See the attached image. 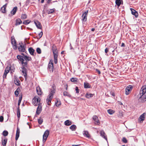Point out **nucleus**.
Returning a JSON list of instances; mask_svg holds the SVG:
<instances>
[{
    "instance_id": "58",
    "label": "nucleus",
    "mask_w": 146,
    "mask_h": 146,
    "mask_svg": "<svg viewBox=\"0 0 146 146\" xmlns=\"http://www.w3.org/2000/svg\"><path fill=\"white\" fill-rule=\"evenodd\" d=\"M7 4V3L5 4L3 6V7H2V8H4V9H6V7Z\"/></svg>"
},
{
    "instance_id": "18",
    "label": "nucleus",
    "mask_w": 146,
    "mask_h": 146,
    "mask_svg": "<svg viewBox=\"0 0 146 146\" xmlns=\"http://www.w3.org/2000/svg\"><path fill=\"white\" fill-rule=\"evenodd\" d=\"M100 133L101 136L107 141V137L105 135V133L104 131L103 130H101L100 131Z\"/></svg>"
},
{
    "instance_id": "64",
    "label": "nucleus",
    "mask_w": 146,
    "mask_h": 146,
    "mask_svg": "<svg viewBox=\"0 0 146 146\" xmlns=\"http://www.w3.org/2000/svg\"><path fill=\"white\" fill-rule=\"evenodd\" d=\"M72 146H80V145H73Z\"/></svg>"
},
{
    "instance_id": "19",
    "label": "nucleus",
    "mask_w": 146,
    "mask_h": 146,
    "mask_svg": "<svg viewBox=\"0 0 146 146\" xmlns=\"http://www.w3.org/2000/svg\"><path fill=\"white\" fill-rule=\"evenodd\" d=\"M29 52L30 54L33 56H34L35 50L32 47H30L28 49Z\"/></svg>"
},
{
    "instance_id": "14",
    "label": "nucleus",
    "mask_w": 146,
    "mask_h": 146,
    "mask_svg": "<svg viewBox=\"0 0 146 146\" xmlns=\"http://www.w3.org/2000/svg\"><path fill=\"white\" fill-rule=\"evenodd\" d=\"M130 9L131 11L132 14L135 15L136 18L138 16V12L136 11L132 8H130Z\"/></svg>"
},
{
    "instance_id": "5",
    "label": "nucleus",
    "mask_w": 146,
    "mask_h": 146,
    "mask_svg": "<svg viewBox=\"0 0 146 146\" xmlns=\"http://www.w3.org/2000/svg\"><path fill=\"white\" fill-rule=\"evenodd\" d=\"M138 96L139 98V101L144 102L146 101V94H138Z\"/></svg>"
},
{
    "instance_id": "26",
    "label": "nucleus",
    "mask_w": 146,
    "mask_h": 146,
    "mask_svg": "<svg viewBox=\"0 0 146 146\" xmlns=\"http://www.w3.org/2000/svg\"><path fill=\"white\" fill-rule=\"evenodd\" d=\"M20 130L18 128L17 130L16 134L15 136V140H17L19 136Z\"/></svg>"
},
{
    "instance_id": "10",
    "label": "nucleus",
    "mask_w": 146,
    "mask_h": 146,
    "mask_svg": "<svg viewBox=\"0 0 146 146\" xmlns=\"http://www.w3.org/2000/svg\"><path fill=\"white\" fill-rule=\"evenodd\" d=\"M10 69V67L7 66V67L5 70V72L3 76V78L4 79L6 78L7 74L9 71Z\"/></svg>"
},
{
    "instance_id": "17",
    "label": "nucleus",
    "mask_w": 146,
    "mask_h": 146,
    "mask_svg": "<svg viewBox=\"0 0 146 146\" xmlns=\"http://www.w3.org/2000/svg\"><path fill=\"white\" fill-rule=\"evenodd\" d=\"M17 7H14L13 8L12 10L11 11V14L9 15H13L15 14L17 11Z\"/></svg>"
},
{
    "instance_id": "15",
    "label": "nucleus",
    "mask_w": 146,
    "mask_h": 146,
    "mask_svg": "<svg viewBox=\"0 0 146 146\" xmlns=\"http://www.w3.org/2000/svg\"><path fill=\"white\" fill-rule=\"evenodd\" d=\"M42 107L41 105H39L37 108L36 111V113L38 115H39L42 111Z\"/></svg>"
},
{
    "instance_id": "42",
    "label": "nucleus",
    "mask_w": 146,
    "mask_h": 146,
    "mask_svg": "<svg viewBox=\"0 0 146 146\" xmlns=\"http://www.w3.org/2000/svg\"><path fill=\"white\" fill-rule=\"evenodd\" d=\"M20 89L19 88L17 89V90L15 92V94L16 97L18 96V95L19 94V91Z\"/></svg>"
},
{
    "instance_id": "21",
    "label": "nucleus",
    "mask_w": 146,
    "mask_h": 146,
    "mask_svg": "<svg viewBox=\"0 0 146 146\" xmlns=\"http://www.w3.org/2000/svg\"><path fill=\"white\" fill-rule=\"evenodd\" d=\"M36 90L37 94L38 95H40L42 94V92L41 89L40 88V87L39 86L37 87L36 88Z\"/></svg>"
},
{
    "instance_id": "20",
    "label": "nucleus",
    "mask_w": 146,
    "mask_h": 146,
    "mask_svg": "<svg viewBox=\"0 0 146 146\" xmlns=\"http://www.w3.org/2000/svg\"><path fill=\"white\" fill-rule=\"evenodd\" d=\"M11 43L12 45L17 44V41L13 36H11Z\"/></svg>"
},
{
    "instance_id": "61",
    "label": "nucleus",
    "mask_w": 146,
    "mask_h": 146,
    "mask_svg": "<svg viewBox=\"0 0 146 146\" xmlns=\"http://www.w3.org/2000/svg\"><path fill=\"white\" fill-rule=\"evenodd\" d=\"M125 46V44L123 43H122L121 45V47H124Z\"/></svg>"
},
{
    "instance_id": "56",
    "label": "nucleus",
    "mask_w": 146,
    "mask_h": 146,
    "mask_svg": "<svg viewBox=\"0 0 146 146\" xmlns=\"http://www.w3.org/2000/svg\"><path fill=\"white\" fill-rule=\"evenodd\" d=\"M70 50H72V49L74 50V48L72 46L71 44L70 43Z\"/></svg>"
},
{
    "instance_id": "33",
    "label": "nucleus",
    "mask_w": 146,
    "mask_h": 146,
    "mask_svg": "<svg viewBox=\"0 0 146 146\" xmlns=\"http://www.w3.org/2000/svg\"><path fill=\"white\" fill-rule=\"evenodd\" d=\"M70 129L72 131H75L76 129V126L75 125H72L70 127Z\"/></svg>"
},
{
    "instance_id": "16",
    "label": "nucleus",
    "mask_w": 146,
    "mask_h": 146,
    "mask_svg": "<svg viewBox=\"0 0 146 146\" xmlns=\"http://www.w3.org/2000/svg\"><path fill=\"white\" fill-rule=\"evenodd\" d=\"M93 119L96 122L95 123L97 125H99L100 123V121L98 120V117L96 115H94L93 117Z\"/></svg>"
},
{
    "instance_id": "53",
    "label": "nucleus",
    "mask_w": 146,
    "mask_h": 146,
    "mask_svg": "<svg viewBox=\"0 0 146 146\" xmlns=\"http://www.w3.org/2000/svg\"><path fill=\"white\" fill-rule=\"evenodd\" d=\"M5 9H4L3 8H1V11L3 13H5Z\"/></svg>"
},
{
    "instance_id": "27",
    "label": "nucleus",
    "mask_w": 146,
    "mask_h": 146,
    "mask_svg": "<svg viewBox=\"0 0 146 146\" xmlns=\"http://www.w3.org/2000/svg\"><path fill=\"white\" fill-rule=\"evenodd\" d=\"M7 139L6 138H5L4 139H2V142L3 146H6L7 143Z\"/></svg>"
},
{
    "instance_id": "52",
    "label": "nucleus",
    "mask_w": 146,
    "mask_h": 146,
    "mask_svg": "<svg viewBox=\"0 0 146 146\" xmlns=\"http://www.w3.org/2000/svg\"><path fill=\"white\" fill-rule=\"evenodd\" d=\"M43 35V33H42V31H41L39 34H38V36H39V39H40V38L42 35Z\"/></svg>"
},
{
    "instance_id": "34",
    "label": "nucleus",
    "mask_w": 146,
    "mask_h": 146,
    "mask_svg": "<svg viewBox=\"0 0 146 146\" xmlns=\"http://www.w3.org/2000/svg\"><path fill=\"white\" fill-rule=\"evenodd\" d=\"M88 13V10H87L85 11L84 13H83L82 16V18H86V15Z\"/></svg>"
},
{
    "instance_id": "63",
    "label": "nucleus",
    "mask_w": 146,
    "mask_h": 146,
    "mask_svg": "<svg viewBox=\"0 0 146 146\" xmlns=\"http://www.w3.org/2000/svg\"><path fill=\"white\" fill-rule=\"evenodd\" d=\"M52 0H48L47 2V3L48 4H49L50 2V1Z\"/></svg>"
},
{
    "instance_id": "47",
    "label": "nucleus",
    "mask_w": 146,
    "mask_h": 146,
    "mask_svg": "<svg viewBox=\"0 0 146 146\" xmlns=\"http://www.w3.org/2000/svg\"><path fill=\"white\" fill-rule=\"evenodd\" d=\"M22 96L19 97V100L18 102V106H20V104L21 102V100H22Z\"/></svg>"
},
{
    "instance_id": "41",
    "label": "nucleus",
    "mask_w": 146,
    "mask_h": 146,
    "mask_svg": "<svg viewBox=\"0 0 146 146\" xmlns=\"http://www.w3.org/2000/svg\"><path fill=\"white\" fill-rule=\"evenodd\" d=\"M8 134V132L6 130L4 131L2 133L3 135L5 137L7 136Z\"/></svg>"
},
{
    "instance_id": "59",
    "label": "nucleus",
    "mask_w": 146,
    "mask_h": 146,
    "mask_svg": "<svg viewBox=\"0 0 146 146\" xmlns=\"http://www.w3.org/2000/svg\"><path fill=\"white\" fill-rule=\"evenodd\" d=\"M108 49L107 48H106L105 50V53H107L108 51Z\"/></svg>"
},
{
    "instance_id": "46",
    "label": "nucleus",
    "mask_w": 146,
    "mask_h": 146,
    "mask_svg": "<svg viewBox=\"0 0 146 146\" xmlns=\"http://www.w3.org/2000/svg\"><path fill=\"white\" fill-rule=\"evenodd\" d=\"M37 52L38 54H40L41 53V49L39 48H37L36 49Z\"/></svg>"
},
{
    "instance_id": "24",
    "label": "nucleus",
    "mask_w": 146,
    "mask_h": 146,
    "mask_svg": "<svg viewBox=\"0 0 146 146\" xmlns=\"http://www.w3.org/2000/svg\"><path fill=\"white\" fill-rule=\"evenodd\" d=\"M17 58L21 62L23 61H24V56L21 55H18L17 56Z\"/></svg>"
},
{
    "instance_id": "28",
    "label": "nucleus",
    "mask_w": 146,
    "mask_h": 146,
    "mask_svg": "<svg viewBox=\"0 0 146 146\" xmlns=\"http://www.w3.org/2000/svg\"><path fill=\"white\" fill-rule=\"evenodd\" d=\"M15 21V25L16 26L19 25L22 23V21L21 20V19H17Z\"/></svg>"
},
{
    "instance_id": "7",
    "label": "nucleus",
    "mask_w": 146,
    "mask_h": 146,
    "mask_svg": "<svg viewBox=\"0 0 146 146\" xmlns=\"http://www.w3.org/2000/svg\"><path fill=\"white\" fill-rule=\"evenodd\" d=\"M49 133V131L48 130H46L44 132V134L43 135V143H44L46 141L47 137H48Z\"/></svg>"
},
{
    "instance_id": "50",
    "label": "nucleus",
    "mask_w": 146,
    "mask_h": 146,
    "mask_svg": "<svg viewBox=\"0 0 146 146\" xmlns=\"http://www.w3.org/2000/svg\"><path fill=\"white\" fill-rule=\"evenodd\" d=\"M122 141L124 143H127V140L126 138L125 137H123L122 139Z\"/></svg>"
},
{
    "instance_id": "13",
    "label": "nucleus",
    "mask_w": 146,
    "mask_h": 146,
    "mask_svg": "<svg viewBox=\"0 0 146 146\" xmlns=\"http://www.w3.org/2000/svg\"><path fill=\"white\" fill-rule=\"evenodd\" d=\"M52 89H51V91L50 92L49 94L48 95V96H49V98H53V95L55 92V88H54V87L52 86Z\"/></svg>"
},
{
    "instance_id": "11",
    "label": "nucleus",
    "mask_w": 146,
    "mask_h": 146,
    "mask_svg": "<svg viewBox=\"0 0 146 146\" xmlns=\"http://www.w3.org/2000/svg\"><path fill=\"white\" fill-rule=\"evenodd\" d=\"M34 22L36 26L38 29H42V25L41 23L39 22L36 20H35L34 21Z\"/></svg>"
},
{
    "instance_id": "35",
    "label": "nucleus",
    "mask_w": 146,
    "mask_h": 146,
    "mask_svg": "<svg viewBox=\"0 0 146 146\" xmlns=\"http://www.w3.org/2000/svg\"><path fill=\"white\" fill-rule=\"evenodd\" d=\"M78 79L76 78H72L70 79V81L74 83L77 82H78Z\"/></svg>"
},
{
    "instance_id": "39",
    "label": "nucleus",
    "mask_w": 146,
    "mask_h": 146,
    "mask_svg": "<svg viewBox=\"0 0 146 146\" xmlns=\"http://www.w3.org/2000/svg\"><path fill=\"white\" fill-rule=\"evenodd\" d=\"M54 10L55 9L54 8L50 9H49L47 10V12L48 13V14L54 12Z\"/></svg>"
},
{
    "instance_id": "44",
    "label": "nucleus",
    "mask_w": 146,
    "mask_h": 146,
    "mask_svg": "<svg viewBox=\"0 0 146 146\" xmlns=\"http://www.w3.org/2000/svg\"><path fill=\"white\" fill-rule=\"evenodd\" d=\"M14 82L15 84L17 86H19L20 85V82L19 80H15Z\"/></svg>"
},
{
    "instance_id": "36",
    "label": "nucleus",
    "mask_w": 146,
    "mask_h": 146,
    "mask_svg": "<svg viewBox=\"0 0 146 146\" xmlns=\"http://www.w3.org/2000/svg\"><path fill=\"white\" fill-rule=\"evenodd\" d=\"M63 95L64 96H66L69 98H70L71 97V95L69 94L68 92L66 91L64 92H63Z\"/></svg>"
},
{
    "instance_id": "40",
    "label": "nucleus",
    "mask_w": 146,
    "mask_h": 146,
    "mask_svg": "<svg viewBox=\"0 0 146 146\" xmlns=\"http://www.w3.org/2000/svg\"><path fill=\"white\" fill-rule=\"evenodd\" d=\"M107 111L108 113L111 115L113 114L114 113V111L111 109H109Z\"/></svg>"
},
{
    "instance_id": "8",
    "label": "nucleus",
    "mask_w": 146,
    "mask_h": 146,
    "mask_svg": "<svg viewBox=\"0 0 146 146\" xmlns=\"http://www.w3.org/2000/svg\"><path fill=\"white\" fill-rule=\"evenodd\" d=\"M146 94V85H144L142 86L139 92V94Z\"/></svg>"
},
{
    "instance_id": "55",
    "label": "nucleus",
    "mask_w": 146,
    "mask_h": 146,
    "mask_svg": "<svg viewBox=\"0 0 146 146\" xmlns=\"http://www.w3.org/2000/svg\"><path fill=\"white\" fill-rule=\"evenodd\" d=\"M3 120V116H1L0 117V121L2 122Z\"/></svg>"
},
{
    "instance_id": "51",
    "label": "nucleus",
    "mask_w": 146,
    "mask_h": 146,
    "mask_svg": "<svg viewBox=\"0 0 146 146\" xmlns=\"http://www.w3.org/2000/svg\"><path fill=\"white\" fill-rule=\"evenodd\" d=\"M13 48L15 50L17 49L18 47L17 46V44L12 45Z\"/></svg>"
},
{
    "instance_id": "1",
    "label": "nucleus",
    "mask_w": 146,
    "mask_h": 146,
    "mask_svg": "<svg viewBox=\"0 0 146 146\" xmlns=\"http://www.w3.org/2000/svg\"><path fill=\"white\" fill-rule=\"evenodd\" d=\"M52 52L54 54V63L56 64L57 62L58 52L56 46L54 45L52 46Z\"/></svg>"
},
{
    "instance_id": "32",
    "label": "nucleus",
    "mask_w": 146,
    "mask_h": 146,
    "mask_svg": "<svg viewBox=\"0 0 146 146\" xmlns=\"http://www.w3.org/2000/svg\"><path fill=\"white\" fill-rule=\"evenodd\" d=\"M64 124L66 126H69L72 124V122L69 120H67L65 121Z\"/></svg>"
},
{
    "instance_id": "12",
    "label": "nucleus",
    "mask_w": 146,
    "mask_h": 146,
    "mask_svg": "<svg viewBox=\"0 0 146 146\" xmlns=\"http://www.w3.org/2000/svg\"><path fill=\"white\" fill-rule=\"evenodd\" d=\"M53 65L52 62H49L48 66V70L50 72H53Z\"/></svg>"
},
{
    "instance_id": "54",
    "label": "nucleus",
    "mask_w": 146,
    "mask_h": 146,
    "mask_svg": "<svg viewBox=\"0 0 146 146\" xmlns=\"http://www.w3.org/2000/svg\"><path fill=\"white\" fill-rule=\"evenodd\" d=\"M75 90L76 91V93H78L79 92V90L78 87H76L75 88Z\"/></svg>"
},
{
    "instance_id": "25",
    "label": "nucleus",
    "mask_w": 146,
    "mask_h": 146,
    "mask_svg": "<svg viewBox=\"0 0 146 146\" xmlns=\"http://www.w3.org/2000/svg\"><path fill=\"white\" fill-rule=\"evenodd\" d=\"M24 58L26 61H31L32 60V58L31 57L27 56L26 55L24 56Z\"/></svg>"
},
{
    "instance_id": "37",
    "label": "nucleus",
    "mask_w": 146,
    "mask_h": 146,
    "mask_svg": "<svg viewBox=\"0 0 146 146\" xmlns=\"http://www.w3.org/2000/svg\"><path fill=\"white\" fill-rule=\"evenodd\" d=\"M121 1L120 0H116L115 3L119 7L121 4Z\"/></svg>"
},
{
    "instance_id": "6",
    "label": "nucleus",
    "mask_w": 146,
    "mask_h": 146,
    "mask_svg": "<svg viewBox=\"0 0 146 146\" xmlns=\"http://www.w3.org/2000/svg\"><path fill=\"white\" fill-rule=\"evenodd\" d=\"M133 88L132 86L131 85H129L127 86L125 89V94L126 95H129L131 92Z\"/></svg>"
},
{
    "instance_id": "29",
    "label": "nucleus",
    "mask_w": 146,
    "mask_h": 146,
    "mask_svg": "<svg viewBox=\"0 0 146 146\" xmlns=\"http://www.w3.org/2000/svg\"><path fill=\"white\" fill-rule=\"evenodd\" d=\"M17 115L18 119L19 120L20 117V112L19 106H18L17 108Z\"/></svg>"
},
{
    "instance_id": "3",
    "label": "nucleus",
    "mask_w": 146,
    "mask_h": 146,
    "mask_svg": "<svg viewBox=\"0 0 146 146\" xmlns=\"http://www.w3.org/2000/svg\"><path fill=\"white\" fill-rule=\"evenodd\" d=\"M22 66L21 67L22 72H24L27 71V70L25 67H28V62L25 61L24 62L23 61L21 62Z\"/></svg>"
},
{
    "instance_id": "38",
    "label": "nucleus",
    "mask_w": 146,
    "mask_h": 146,
    "mask_svg": "<svg viewBox=\"0 0 146 146\" xmlns=\"http://www.w3.org/2000/svg\"><path fill=\"white\" fill-rule=\"evenodd\" d=\"M38 123L41 125L43 122V119L41 117H40L39 119H38Z\"/></svg>"
},
{
    "instance_id": "62",
    "label": "nucleus",
    "mask_w": 146,
    "mask_h": 146,
    "mask_svg": "<svg viewBox=\"0 0 146 146\" xmlns=\"http://www.w3.org/2000/svg\"><path fill=\"white\" fill-rule=\"evenodd\" d=\"M67 87H68V85L67 84L66 85H65V87L66 88V90H67Z\"/></svg>"
},
{
    "instance_id": "4",
    "label": "nucleus",
    "mask_w": 146,
    "mask_h": 146,
    "mask_svg": "<svg viewBox=\"0 0 146 146\" xmlns=\"http://www.w3.org/2000/svg\"><path fill=\"white\" fill-rule=\"evenodd\" d=\"M40 99L39 97H35L32 100L33 105L35 106L39 105L40 104Z\"/></svg>"
},
{
    "instance_id": "9",
    "label": "nucleus",
    "mask_w": 146,
    "mask_h": 146,
    "mask_svg": "<svg viewBox=\"0 0 146 146\" xmlns=\"http://www.w3.org/2000/svg\"><path fill=\"white\" fill-rule=\"evenodd\" d=\"M146 115V113H144L141 115L139 117L138 121H140V123H141V121L142 122L144 120Z\"/></svg>"
},
{
    "instance_id": "30",
    "label": "nucleus",
    "mask_w": 146,
    "mask_h": 146,
    "mask_svg": "<svg viewBox=\"0 0 146 146\" xmlns=\"http://www.w3.org/2000/svg\"><path fill=\"white\" fill-rule=\"evenodd\" d=\"M93 96V94L87 93L85 95V97L88 99H89L92 97Z\"/></svg>"
},
{
    "instance_id": "22",
    "label": "nucleus",
    "mask_w": 146,
    "mask_h": 146,
    "mask_svg": "<svg viewBox=\"0 0 146 146\" xmlns=\"http://www.w3.org/2000/svg\"><path fill=\"white\" fill-rule=\"evenodd\" d=\"M84 86L85 88H91L90 84L87 82L84 83Z\"/></svg>"
},
{
    "instance_id": "2",
    "label": "nucleus",
    "mask_w": 146,
    "mask_h": 146,
    "mask_svg": "<svg viewBox=\"0 0 146 146\" xmlns=\"http://www.w3.org/2000/svg\"><path fill=\"white\" fill-rule=\"evenodd\" d=\"M19 44V46H18V48L19 51L21 52H25L26 53L27 51L25 49L26 48L25 45H24L22 42H20Z\"/></svg>"
},
{
    "instance_id": "57",
    "label": "nucleus",
    "mask_w": 146,
    "mask_h": 146,
    "mask_svg": "<svg viewBox=\"0 0 146 146\" xmlns=\"http://www.w3.org/2000/svg\"><path fill=\"white\" fill-rule=\"evenodd\" d=\"M96 71L98 72L99 74H100L101 73L100 71L98 69H96Z\"/></svg>"
},
{
    "instance_id": "48",
    "label": "nucleus",
    "mask_w": 146,
    "mask_h": 146,
    "mask_svg": "<svg viewBox=\"0 0 146 146\" xmlns=\"http://www.w3.org/2000/svg\"><path fill=\"white\" fill-rule=\"evenodd\" d=\"M55 104L56 106H58L61 104V103L60 102H58V100H56V102H55Z\"/></svg>"
},
{
    "instance_id": "45",
    "label": "nucleus",
    "mask_w": 146,
    "mask_h": 146,
    "mask_svg": "<svg viewBox=\"0 0 146 146\" xmlns=\"http://www.w3.org/2000/svg\"><path fill=\"white\" fill-rule=\"evenodd\" d=\"M30 22L31 21L28 20L24 21L23 22V23L25 25H27L29 24Z\"/></svg>"
},
{
    "instance_id": "60",
    "label": "nucleus",
    "mask_w": 146,
    "mask_h": 146,
    "mask_svg": "<svg viewBox=\"0 0 146 146\" xmlns=\"http://www.w3.org/2000/svg\"><path fill=\"white\" fill-rule=\"evenodd\" d=\"M87 19H82V21L83 23L86 21Z\"/></svg>"
},
{
    "instance_id": "23",
    "label": "nucleus",
    "mask_w": 146,
    "mask_h": 146,
    "mask_svg": "<svg viewBox=\"0 0 146 146\" xmlns=\"http://www.w3.org/2000/svg\"><path fill=\"white\" fill-rule=\"evenodd\" d=\"M84 136L86 137L89 138L90 137L88 132L87 131H84L83 132Z\"/></svg>"
},
{
    "instance_id": "31",
    "label": "nucleus",
    "mask_w": 146,
    "mask_h": 146,
    "mask_svg": "<svg viewBox=\"0 0 146 146\" xmlns=\"http://www.w3.org/2000/svg\"><path fill=\"white\" fill-rule=\"evenodd\" d=\"M53 98H49V96H48L47 99H46L47 104L49 105H50V103H51V100Z\"/></svg>"
},
{
    "instance_id": "43",
    "label": "nucleus",
    "mask_w": 146,
    "mask_h": 146,
    "mask_svg": "<svg viewBox=\"0 0 146 146\" xmlns=\"http://www.w3.org/2000/svg\"><path fill=\"white\" fill-rule=\"evenodd\" d=\"M27 71L24 72H22L23 73V75L24 76V78H25V80L26 81L27 80Z\"/></svg>"
},
{
    "instance_id": "49",
    "label": "nucleus",
    "mask_w": 146,
    "mask_h": 146,
    "mask_svg": "<svg viewBox=\"0 0 146 146\" xmlns=\"http://www.w3.org/2000/svg\"><path fill=\"white\" fill-rule=\"evenodd\" d=\"M27 15L25 14H23L21 15V18H27Z\"/></svg>"
}]
</instances>
